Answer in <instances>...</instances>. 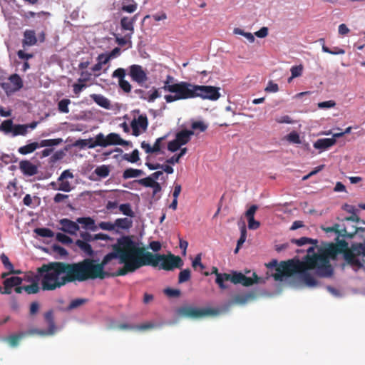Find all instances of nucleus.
I'll return each mask as SVG.
<instances>
[{
    "label": "nucleus",
    "mask_w": 365,
    "mask_h": 365,
    "mask_svg": "<svg viewBox=\"0 0 365 365\" xmlns=\"http://www.w3.org/2000/svg\"><path fill=\"white\" fill-rule=\"evenodd\" d=\"M139 244L130 237L124 236L113 245V252L104 256L96 266L103 279L109 277L124 276L138 269Z\"/></svg>",
    "instance_id": "obj_1"
},
{
    "label": "nucleus",
    "mask_w": 365,
    "mask_h": 365,
    "mask_svg": "<svg viewBox=\"0 0 365 365\" xmlns=\"http://www.w3.org/2000/svg\"><path fill=\"white\" fill-rule=\"evenodd\" d=\"M268 267H275V272L272 274L275 281H283L285 277H290L293 274H298L300 279L309 287H316L318 284L314 276L312 275L313 271L308 260L307 256H304L302 260L290 259L281 262L277 264V260H273L267 264Z\"/></svg>",
    "instance_id": "obj_2"
},
{
    "label": "nucleus",
    "mask_w": 365,
    "mask_h": 365,
    "mask_svg": "<svg viewBox=\"0 0 365 365\" xmlns=\"http://www.w3.org/2000/svg\"><path fill=\"white\" fill-rule=\"evenodd\" d=\"M347 249V243L339 240L336 244L330 243L327 246L318 248L317 255L307 256L314 274L319 277H330L333 274V268L330 259H335L336 255Z\"/></svg>",
    "instance_id": "obj_3"
},
{
    "label": "nucleus",
    "mask_w": 365,
    "mask_h": 365,
    "mask_svg": "<svg viewBox=\"0 0 365 365\" xmlns=\"http://www.w3.org/2000/svg\"><path fill=\"white\" fill-rule=\"evenodd\" d=\"M67 262H51L37 269L41 278V289L53 291L71 283Z\"/></svg>",
    "instance_id": "obj_4"
},
{
    "label": "nucleus",
    "mask_w": 365,
    "mask_h": 365,
    "mask_svg": "<svg viewBox=\"0 0 365 365\" xmlns=\"http://www.w3.org/2000/svg\"><path fill=\"white\" fill-rule=\"evenodd\" d=\"M144 266H152L160 269L171 271L175 268H182L183 261L180 257L172 253L168 255L153 254L139 245L138 269Z\"/></svg>",
    "instance_id": "obj_5"
},
{
    "label": "nucleus",
    "mask_w": 365,
    "mask_h": 365,
    "mask_svg": "<svg viewBox=\"0 0 365 365\" xmlns=\"http://www.w3.org/2000/svg\"><path fill=\"white\" fill-rule=\"evenodd\" d=\"M67 265L71 283L83 282L96 279H101L94 259L85 258L78 262H67Z\"/></svg>",
    "instance_id": "obj_6"
},
{
    "label": "nucleus",
    "mask_w": 365,
    "mask_h": 365,
    "mask_svg": "<svg viewBox=\"0 0 365 365\" xmlns=\"http://www.w3.org/2000/svg\"><path fill=\"white\" fill-rule=\"evenodd\" d=\"M212 274L216 275L215 282L222 289L228 288V286L225 283L227 281H230L235 284H240L245 287H250L254 284L260 282V278L258 277L255 272L252 273V277H247L244 274L236 271L232 272L231 274L220 273L218 269L216 267H213Z\"/></svg>",
    "instance_id": "obj_7"
},
{
    "label": "nucleus",
    "mask_w": 365,
    "mask_h": 365,
    "mask_svg": "<svg viewBox=\"0 0 365 365\" xmlns=\"http://www.w3.org/2000/svg\"><path fill=\"white\" fill-rule=\"evenodd\" d=\"M175 79L173 76L168 75L164 81L163 89L166 92L172 94L165 95L164 98L166 103H170L180 100H184V96L188 86L189 82L180 81L175 83Z\"/></svg>",
    "instance_id": "obj_8"
},
{
    "label": "nucleus",
    "mask_w": 365,
    "mask_h": 365,
    "mask_svg": "<svg viewBox=\"0 0 365 365\" xmlns=\"http://www.w3.org/2000/svg\"><path fill=\"white\" fill-rule=\"evenodd\" d=\"M219 90V88L212 86H200L189 83L184 100L199 97L202 99L216 101L220 97Z\"/></svg>",
    "instance_id": "obj_9"
},
{
    "label": "nucleus",
    "mask_w": 365,
    "mask_h": 365,
    "mask_svg": "<svg viewBox=\"0 0 365 365\" xmlns=\"http://www.w3.org/2000/svg\"><path fill=\"white\" fill-rule=\"evenodd\" d=\"M354 220H360L357 215H351L342 219L340 227V236L352 239L357 233V226Z\"/></svg>",
    "instance_id": "obj_10"
},
{
    "label": "nucleus",
    "mask_w": 365,
    "mask_h": 365,
    "mask_svg": "<svg viewBox=\"0 0 365 365\" xmlns=\"http://www.w3.org/2000/svg\"><path fill=\"white\" fill-rule=\"evenodd\" d=\"M179 315L192 318L198 319L206 316L214 315L216 311L211 308L197 309L190 306L180 307L178 310Z\"/></svg>",
    "instance_id": "obj_11"
},
{
    "label": "nucleus",
    "mask_w": 365,
    "mask_h": 365,
    "mask_svg": "<svg viewBox=\"0 0 365 365\" xmlns=\"http://www.w3.org/2000/svg\"><path fill=\"white\" fill-rule=\"evenodd\" d=\"M10 83L4 82L1 83V87L9 94L19 91L24 86L21 77L15 73L9 77Z\"/></svg>",
    "instance_id": "obj_12"
},
{
    "label": "nucleus",
    "mask_w": 365,
    "mask_h": 365,
    "mask_svg": "<svg viewBox=\"0 0 365 365\" xmlns=\"http://www.w3.org/2000/svg\"><path fill=\"white\" fill-rule=\"evenodd\" d=\"M358 246V243L351 245V249L344 252V259L351 267H356L359 269L363 267L362 263L359 259L358 257L361 255V253H357L355 250Z\"/></svg>",
    "instance_id": "obj_13"
},
{
    "label": "nucleus",
    "mask_w": 365,
    "mask_h": 365,
    "mask_svg": "<svg viewBox=\"0 0 365 365\" xmlns=\"http://www.w3.org/2000/svg\"><path fill=\"white\" fill-rule=\"evenodd\" d=\"M100 134L103 148L114 145H128L129 144L128 141L122 139L120 136L115 133H110L106 137H105L102 133H100Z\"/></svg>",
    "instance_id": "obj_14"
},
{
    "label": "nucleus",
    "mask_w": 365,
    "mask_h": 365,
    "mask_svg": "<svg viewBox=\"0 0 365 365\" xmlns=\"http://www.w3.org/2000/svg\"><path fill=\"white\" fill-rule=\"evenodd\" d=\"M129 75L133 81L138 84H143L148 80L147 74L140 65H132L130 66Z\"/></svg>",
    "instance_id": "obj_15"
},
{
    "label": "nucleus",
    "mask_w": 365,
    "mask_h": 365,
    "mask_svg": "<svg viewBox=\"0 0 365 365\" xmlns=\"http://www.w3.org/2000/svg\"><path fill=\"white\" fill-rule=\"evenodd\" d=\"M148 125V118L145 115H140L137 119L132 120L130 126L133 130V135L138 136L140 134L139 128H142L143 131H145Z\"/></svg>",
    "instance_id": "obj_16"
},
{
    "label": "nucleus",
    "mask_w": 365,
    "mask_h": 365,
    "mask_svg": "<svg viewBox=\"0 0 365 365\" xmlns=\"http://www.w3.org/2000/svg\"><path fill=\"white\" fill-rule=\"evenodd\" d=\"M19 168L21 173L27 177L34 176L38 172V166L29 160H21L19 164Z\"/></svg>",
    "instance_id": "obj_17"
},
{
    "label": "nucleus",
    "mask_w": 365,
    "mask_h": 365,
    "mask_svg": "<svg viewBox=\"0 0 365 365\" xmlns=\"http://www.w3.org/2000/svg\"><path fill=\"white\" fill-rule=\"evenodd\" d=\"M73 174L69 170L63 171L58 178V181L60 182L58 185L59 190L66 192L71 191L72 186L70 182L66 180L68 178L73 179Z\"/></svg>",
    "instance_id": "obj_18"
},
{
    "label": "nucleus",
    "mask_w": 365,
    "mask_h": 365,
    "mask_svg": "<svg viewBox=\"0 0 365 365\" xmlns=\"http://www.w3.org/2000/svg\"><path fill=\"white\" fill-rule=\"evenodd\" d=\"M59 224L61 225V230L71 235H76L79 230V225L77 221L73 222L69 219L63 218L60 220Z\"/></svg>",
    "instance_id": "obj_19"
},
{
    "label": "nucleus",
    "mask_w": 365,
    "mask_h": 365,
    "mask_svg": "<svg viewBox=\"0 0 365 365\" xmlns=\"http://www.w3.org/2000/svg\"><path fill=\"white\" fill-rule=\"evenodd\" d=\"M336 143V140L334 138H320L314 143L313 146L315 149L322 151L332 147Z\"/></svg>",
    "instance_id": "obj_20"
},
{
    "label": "nucleus",
    "mask_w": 365,
    "mask_h": 365,
    "mask_svg": "<svg viewBox=\"0 0 365 365\" xmlns=\"http://www.w3.org/2000/svg\"><path fill=\"white\" fill-rule=\"evenodd\" d=\"M138 18V14L134 15L133 17L124 16L120 19V26L123 30L129 31V34L134 33V24Z\"/></svg>",
    "instance_id": "obj_21"
},
{
    "label": "nucleus",
    "mask_w": 365,
    "mask_h": 365,
    "mask_svg": "<svg viewBox=\"0 0 365 365\" xmlns=\"http://www.w3.org/2000/svg\"><path fill=\"white\" fill-rule=\"evenodd\" d=\"M194 135V131L184 129L178 132L175 135V140L181 145H186L191 139V136Z\"/></svg>",
    "instance_id": "obj_22"
},
{
    "label": "nucleus",
    "mask_w": 365,
    "mask_h": 365,
    "mask_svg": "<svg viewBox=\"0 0 365 365\" xmlns=\"http://www.w3.org/2000/svg\"><path fill=\"white\" fill-rule=\"evenodd\" d=\"M37 43V38L34 30H26L24 33L22 44L24 47L31 46Z\"/></svg>",
    "instance_id": "obj_23"
},
{
    "label": "nucleus",
    "mask_w": 365,
    "mask_h": 365,
    "mask_svg": "<svg viewBox=\"0 0 365 365\" xmlns=\"http://www.w3.org/2000/svg\"><path fill=\"white\" fill-rule=\"evenodd\" d=\"M155 327V325L152 323H145L138 326H133L129 324L122 323L118 325V329L120 330H133V329H139V330H146L149 329H152Z\"/></svg>",
    "instance_id": "obj_24"
},
{
    "label": "nucleus",
    "mask_w": 365,
    "mask_h": 365,
    "mask_svg": "<svg viewBox=\"0 0 365 365\" xmlns=\"http://www.w3.org/2000/svg\"><path fill=\"white\" fill-rule=\"evenodd\" d=\"M76 221L78 223L82 225L83 228L86 230H90L91 231H96L98 230V227L95 224V220L90 217H78Z\"/></svg>",
    "instance_id": "obj_25"
},
{
    "label": "nucleus",
    "mask_w": 365,
    "mask_h": 365,
    "mask_svg": "<svg viewBox=\"0 0 365 365\" xmlns=\"http://www.w3.org/2000/svg\"><path fill=\"white\" fill-rule=\"evenodd\" d=\"M39 143L38 142H33L19 148L18 152L21 155H28L34 152L36 149L39 148Z\"/></svg>",
    "instance_id": "obj_26"
},
{
    "label": "nucleus",
    "mask_w": 365,
    "mask_h": 365,
    "mask_svg": "<svg viewBox=\"0 0 365 365\" xmlns=\"http://www.w3.org/2000/svg\"><path fill=\"white\" fill-rule=\"evenodd\" d=\"M91 97L94 101V102L101 107L106 109L110 108V101L105 96L101 94H93L91 96Z\"/></svg>",
    "instance_id": "obj_27"
},
{
    "label": "nucleus",
    "mask_w": 365,
    "mask_h": 365,
    "mask_svg": "<svg viewBox=\"0 0 365 365\" xmlns=\"http://www.w3.org/2000/svg\"><path fill=\"white\" fill-rule=\"evenodd\" d=\"M255 295L253 293H247L242 294H237L233 297V302L237 304H245L249 300L253 299Z\"/></svg>",
    "instance_id": "obj_28"
},
{
    "label": "nucleus",
    "mask_w": 365,
    "mask_h": 365,
    "mask_svg": "<svg viewBox=\"0 0 365 365\" xmlns=\"http://www.w3.org/2000/svg\"><path fill=\"white\" fill-rule=\"evenodd\" d=\"M26 334V332H19L18 334H11L6 338V341L11 346L15 347L18 346L21 339H22Z\"/></svg>",
    "instance_id": "obj_29"
},
{
    "label": "nucleus",
    "mask_w": 365,
    "mask_h": 365,
    "mask_svg": "<svg viewBox=\"0 0 365 365\" xmlns=\"http://www.w3.org/2000/svg\"><path fill=\"white\" fill-rule=\"evenodd\" d=\"M76 245L88 256L93 255V250L91 246V245L88 242H86L81 240H77L76 241Z\"/></svg>",
    "instance_id": "obj_30"
},
{
    "label": "nucleus",
    "mask_w": 365,
    "mask_h": 365,
    "mask_svg": "<svg viewBox=\"0 0 365 365\" xmlns=\"http://www.w3.org/2000/svg\"><path fill=\"white\" fill-rule=\"evenodd\" d=\"M114 225L115 228L118 227L123 230H128L132 227V220L127 217L118 218L115 220Z\"/></svg>",
    "instance_id": "obj_31"
},
{
    "label": "nucleus",
    "mask_w": 365,
    "mask_h": 365,
    "mask_svg": "<svg viewBox=\"0 0 365 365\" xmlns=\"http://www.w3.org/2000/svg\"><path fill=\"white\" fill-rule=\"evenodd\" d=\"M145 173L142 170L134 169V168H128L124 170L123 173V178L124 179L137 178L141 175H143Z\"/></svg>",
    "instance_id": "obj_32"
},
{
    "label": "nucleus",
    "mask_w": 365,
    "mask_h": 365,
    "mask_svg": "<svg viewBox=\"0 0 365 365\" xmlns=\"http://www.w3.org/2000/svg\"><path fill=\"white\" fill-rule=\"evenodd\" d=\"M63 142L62 138L44 139L41 140L38 143L40 148L53 147L61 145Z\"/></svg>",
    "instance_id": "obj_33"
},
{
    "label": "nucleus",
    "mask_w": 365,
    "mask_h": 365,
    "mask_svg": "<svg viewBox=\"0 0 365 365\" xmlns=\"http://www.w3.org/2000/svg\"><path fill=\"white\" fill-rule=\"evenodd\" d=\"M44 318L48 324V333L49 334H53L55 331L56 326H55V322H54V319H53V312L51 310H50V311H48L47 312H46L44 314Z\"/></svg>",
    "instance_id": "obj_34"
},
{
    "label": "nucleus",
    "mask_w": 365,
    "mask_h": 365,
    "mask_svg": "<svg viewBox=\"0 0 365 365\" xmlns=\"http://www.w3.org/2000/svg\"><path fill=\"white\" fill-rule=\"evenodd\" d=\"M110 170L109 165H102L98 166L93 171V173L96 174L101 178H106L110 174Z\"/></svg>",
    "instance_id": "obj_35"
},
{
    "label": "nucleus",
    "mask_w": 365,
    "mask_h": 365,
    "mask_svg": "<svg viewBox=\"0 0 365 365\" xmlns=\"http://www.w3.org/2000/svg\"><path fill=\"white\" fill-rule=\"evenodd\" d=\"M39 281L41 282V279H36V280L33 281L29 285L24 286V291L29 294L38 293L40 289L38 285Z\"/></svg>",
    "instance_id": "obj_36"
},
{
    "label": "nucleus",
    "mask_w": 365,
    "mask_h": 365,
    "mask_svg": "<svg viewBox=\"0 0 365 365\" xmlns=\"http://www.w3.org/2000/svg\"><path fill=\"white\" fill-rule=\"evenodd\" d=\"M11 133L13 136H25L28 133L26 130V125L25 124L14 125Z\"/></svg>",
    "instance_id": "obj_37"
},
{
    "label": "nucleus",
    "mask_w": 365,
    "mask_h": 365,
    "mask_svg": "<svg viewBox=\"0 0 365 365\" xmlns=\"http://www.w3.org/2000/svg\"><path fill=\"white\" fill-rule=\"evenodd\" d=\"M34 232L40 237L51 238L54 236L53 232L49 228L38 227L34 230Z\"/></svg>",
    "instance_id": "obj_38"
},
{
    "label": "nucleus",
    "mask_w": 365,
    "mask_h": 365,
    "mask_svg": "<svg viewBox=\"0 0 365 365\" xmlns=\"http://www.w3.org/2000/svg\"><path fill=\"white\" fill-rule=\"evenodd\" d=\"M13 127L14 123L11 119L5 120L0 124V131L8 134L12 133Z\"/></svg>",
    "instance_id": "obj_39"
},
{
    "label": "nucleus",
    "mask_w": 365,
    "mask_h": 365,
    "mask_svg": "<svg viewBox=\"0 0 365 365\" xmlns=\"http://www.w3.org/2000/svg\"><path fill=\"white\" fill-rule=\"evenodd\" d=\"M292 242L296 244L298 246H302L307 243L313 244L314 245H317L318 243L317 240H313L312 238H309L307 237H302L299 239H293L292 240Z\"/></svg>",
    "instance_id": "obj_40"
},
{
    "label": "nucleus",
    "mask_w": 365,
    "mask_h": 365,
    "mask_svg": "<svg viewBox=\"0 0 365 365\" xmlns=\"http://www.w3.org/2000/svg\"><path fill=\"white\" fill-rule=\"evenodd\" d=\"M187 148H182L178 154L174 155L171 158L167 159L166 163L172 165L178 163L180 160V158H182L187 153Z\"/></svg>",
    "instance_id": "obj_41"
},
{
    "label": "nucleus",
    "mask_w": 365,
    "mask_h": 365,
    "mask_svg": "<svg viewBox=\"0 0 365 365\" xmlns=\"http://www.w3.org/2000/svg\"><path fill=\"white\" fill-rule=\"evenodd\" d=\"M119 210L125 215L128 217H133L134 212L131 208V205L129 203H124L119 205Z\"/></svg>",
    "instance_id": "obj_42"
},
{
    "label": "nucleus",
    "mask_w": 365,
    "mask_h": 365,
    "mask_svg": "<svg viewBox=\"0 0 365 365\" xmlns=\"http://www.w3.org/2000/svg\"><path fill=\"white\" fill-rule=\"evenodd\" d=\"M23 282V279L19 277H11L9 278H6L3 284H7V286H10L11 287L20 285Z\"/></svg>",
    "instance_id": "obj_43"
},
{
    "label": "nucleus",
    "mask_w": 365,
    "mask_h": 365,
    "mask_svg": "<svg viewBox=\"0 0 365 365\" xmlns=\"http://www.w3.org/2000/svg\"><path fill=\"white\" fill-rule=\"evenodd\" d=\"M190 277L191 272L190 269H183L179 273L178 283L182 284L186 282L190 279Z\"/></svg>",
    "instance_id": "obj_44"
},
{
    "label": "nucleus",
    "mask_w": 365,
    "mask_h": 365,
    "mask_svg": "<svg viewBox=\"0 0 365 365\" xmlns=\"http://www.w3.org/2000/svg\"><path fill=\"white\" fill-rule=\"evenodd\" d=\"M71 103L69 99L61 100L58 103V109L61 113H68L69 112L68 105Z\"/></svg>",
    "instance_id": "obj_45"
},
{
    "label": "nucleus",
    "mask_w": 365,
    "mask_h": 365,
    "mask_svg": "<svg viewBox=\"0 0 365 365\" xmlns=\"http://www.w3.org/2000/svg\"><path fill=\"white\" fill-rule=\"evenodd\" d=\"M322 51L325 53H328L333 55H339V54H344L345 51L343 48L339 47H334L332 49L326 46L325 45L322 46Z\"/></svg>",
    "instance_id": "obj_46"
},
{
    "label": "nucleus",
    "mask_w": 365,
    "mask_h": 365,
    "mask_svg": "<svg viewBox=\"0 0 365 365\" xmlns=\"http://www.w3.org/2000/svg\"><path fill=\"white\" fill-rule=\"evenodd\" d=\"M124 159L130 163H135L139 160V152L137 149L133 150L131 154H125L123 156Z\"/></svg>",
    "instance_id": "obj_47"
},
{
    "label": "nucleus",
    "mask_w": 365,
    "mask_h": 365,
    "mask_svg": "<svg viewBox=\"0 0 365 365\" xmlns=\"http://www.w3.org/2000/svg\"><path fill=\"white\" fill-rule=\"evenodd\" d=\"M207 125L203 121H194L191 124V128L192 130H198L200 132H205L207 129Z\"/></svg>",
    "instance_id": "obj_48"
},
{
    "label": "nucleus",
    "mask_w": 365,
    "mask_h": 365,
    "mask_svg": "<svg viewBox=\"0 0 365 365\" xmlns=\"http://www.w3.org/2000/svg\"><path fill=\"white\" fill-rule=\"evenodd\" d=\"M86 302L87 299H75L70 302L68 309L69 310L76 309L78 307L84 304Z\"/></svg>",
    "instance_id": "obj_49"
},
{
    "label": "nucleus",
    "mask_w": 365,
    "mask_h": 365,
    "mask_svg": "<svg viewBox=\"0 0 365 365\" xmlns=\"http://www.w3.org/2000/svg\"><path fill=\"white\" fill-rule=\"evenodd\" d=\"M23 279V281H25L26 282L32 283L33 281H35L36 279H41L39 274L37 272L36 274H35L32 272H29L24 274V277H21Z\"/></svg>",
    "instance_id": "obj_50"
},
{
    "label": "nucleus",
    "mask_w": 365,
    "mask_h": 365,
    "mask_svg": "<svg viewBox=\"0 0 365 365\" xmlns=\"http://www.w3.org/2000/svg\"><path fill=\"white\" fill-rule=\"evenodd\" d=\"M341 224H334L333 226L331 227H324L322 226V229L325 231L326 232H335L336 234L338 235V236H340V227H341Z\"/></svg>",
    "instance_id": "obj_51"
},
{
    "label": "nucleus",
    "mask_w": 365,
    "mask_h": 365,
    "mask_svg": "<svg viewBox=\"0 0 365 365\" xmlns=\"http://www.w3.org/2000/svg\"><path fill=\"white\" fill-rule=\"evenodd\" d=\"M56 237L58 241L65 245L71 244L73 242L72 239L70 237L63 233H57Z\"/></svg>",
    "instance_id": "obj_52"
},
{
    "label": "nucleus",
    "mask_w": 365,
    "mask_h": 365,
    "mask_svg": "<svg viewBox=\"0 0 365 365\" xmlns=\"http://www.w3.org/2000/svg\"><path fill=\"white\" fill-rule=\"evenodd\" d=\"M303 71V66L299 65V66H294L291 68V78L299 77L302 75Z\"/></svg>",
    "instance_id": "obj_53"
},
{
    "label": "nucleus",
    "mask_w": 365,
    "mask_h": 365,
    "mask_svg": "<svg viewBox=\"0 0 365 365\" xmlns=\"http://www.w3.org/2000/svg\"><path fill=\"white\" fill-rule=\"evenodd\" d=\"M98 229L100 228L103 230L112 231L115 230V225L110 222H101L97 225Z\"/></svg>",
    "instance_id": "obj_54"
},
{
    "label": "nucleus",
    "mask_w": 365,
    "mask_h": 365,
    "mask_svg": "<svg viewBox=\"0 0 365 365\" xmlns=\"http://www.w3.org/2000/svg\"><path fill=\"white\" fill-rule=\"evenodd\" d=\"M135 182L145 187H150L155 181L153 180V178L148 176L147 178L138 180Z\"/></svg>",
    "instance_id": "obj_55"
},
{
    "label": "nucleus",
    "mask_w": 365,
    "mask_h": 365,
    "mask_svg": "<svg viewBox=\"0 0 365 365\" xmlns=\"http://www.w3.org/2000/svg\"><path fill=\"white\" fill-rule=\"evenodd\" d=\"M88 148H94L97 146L103 147L101 138V134L98 133L95 137L94 141L88 142Z\"/></svg>",
    "instance_id": "obj_56"
},
{
    "label": "nucleus",
    "mask_w": 365,
    "mask_h": 365,
    "mask_svg": "<svg viewBox=\"0 0 365 365\" xmlns=\"http://www.w3.org/2000/svg\"><path fill=\"white\" fill-rule=\"evenodd\" d=\"M164 293L169 297H178L180 296V290L178 289L166 288Z\"/></svg>",
    "instance_id": "obj_57"
},
{
    "label": "nucleus",
    "mask_w": 365,
    "mask_h": 365,
    "mask_svg": "<svg viewBox=\"0 0 365 365\" xmlns=\"http://www.w3.org/2000/svg\"><path fill=\"white\" fill-rule=\"evenodd\" d=\"M335 106H336V102L334 101H333V100H329V101H327L319 102L317 104L318 108H320V109L331 108L335 107Z\"/></svg>",
    "instance_id": "obj_58"
},
{
    "label": "nucleus",
    "mask_w": 365,
    "mask_h": 365,
    "mask_svg": "<svg viewBox=\"0 0 365 365\" xmlns=\"http://www.w3.org/2000/svg\"><path fill=\"white\" fill-rule=\"evenodd\" d=\"M131 34H126L124 37H116L115 42L120 46H125L128 42L131 43Z\"/></svg>",
    "instance_id": "obj_59"
},
{
    "label": "nucleus",
    "mask_w": 365,
    "mask_h": 365,
    "mask_svg": "<svg viewBox=\"0 0 365 365\" xmlns=\"http://www.w3.org/2000/svg\"><path fill=\"white\" fill-rule=\"evenodd\" d=\"M118 84L120 88L125 93H129L131 91V85L130 83L125 80V79H120V81H118Z\"/></svg>",
    "instance_id": "obj_60"
},
{
    "label": "nucleus",
    "mask_w": 365,
    "mask_h": 365,
    "mask_svg": "<svg viewBox=\"0 0 365 365\" xmlns=\"http://www.w3.org/2000/svg\"><path fill=\"white\" fill-rule=\"evenodd\" d=\"M125 75H126L125 70L122 68H118L113 71V73L112 74V77L118 78V81H120V79H124Z\"/></svg>",
    "instance_id": "obj_61"
},
{
    "label": "nucleus",
    "mask_w": 365,
    "mask_h": 365,
    "mask_svg": "<svg viewBox=\"0 0 365 365\" xmlns=\"http://www.w3.org/2000/svg\"><path fill=\"white\" fill-rule=\"evenodd\" d=\"M287 140L293 143H301L300 138L297 132H292L287 135Z\"/></svg>",
    "instance_id": "obj_62"
},
{
    "label": "nucleus",
    "mask_w": 365,
    "mask_h": 365,
    "mask_svg": "<svg viewBox=\"0 0 365 365\" xmlns=\"http://www.w3.org/2000/svg\"><path fill=\"white\" fill-rule=\"evenodd\" d=\"M248 221V227L250 230H257L259 227L260 223L259 221L255 220V217H247Z\"/></svg>",
    "instance_id": "obj_63"
},
{
    "label": "nucleus",
    "mask_w": 365,
    "mask_h": 365,
    "mask_svg": "<svg viewBox=\"0 0 365 365\" xmlns=\"http://www.w3.org/2000/svg\"><path fill=\"white\" fill-rule=\"evenodd\" d=\"M180 147L181 145H180V143L175 140V138L172 141H170L168 144V149L171 152L177 151Z\"/></svg>",
    "instance_id": "obj_64"
}]
</instances>
